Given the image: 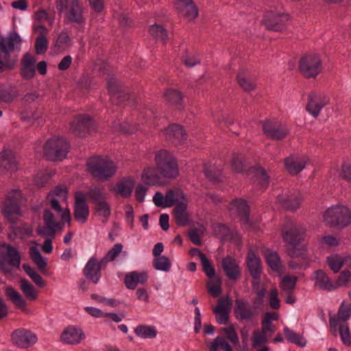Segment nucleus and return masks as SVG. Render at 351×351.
I'll use <instances>...</instances> for the list:
<instances>
[{
	"mask_svg": "<svg viewBox=\"0 0 351 351\" xmlns=\"http://www.w3.org/2000/svg\"><path fill=\"white\" fill-rule=\"evenodd\" d=\"M86 167L92 177L101 182L111 178L117 171L115 163L107 156L90 157L86 162Z\"/></svg>",
	"mask_w": 351,
	"mask_h": 351,
	"instance_id": "obj_1",
	"label": "nucleus"
},
{
	"mask_svg": "<svg viewBox=\"0 0 351 351\" xmlns=\"http://www.w3.org/2000/svg\"><path fill=\"white\" fill-rule=\"evenodd\" d=\"M154 160L159 174L165 178L175 179L179 174V167L175 156L167 149L155 153Z\"/></svg>",
	"mask_w": 351,
	"mask_h": 351,
	"instance_id": "obj_2",
	"label": "nucleus"
},
{
	"mask_svg": "<svg viewBox=\"0 0 351 351\" xmlns=\"http://www.w3.org/2000/svg\"><path fill=\"white\" fill-rule=\"evenodd\" d=\"M70 149V143L64 137H53L43 145V153L48 160L61 161L64 159Z\"/></svg>",
	"mask_w": 351,
	"mask_h": 351,
	"instance_id": "obj_3",
	"label": "nucleus"
},
{
	"mask_svg": "<svg viewBox=\"0 0 351 351\" xmlns=\"http://www.w3.org/2000/svg\"><path fill=\"white\" fill-rule=\"evenodd\" d=\"M326 225L337 228H344L351 223V212L344 206H332L324 215Z\"/></svg>",
	"mask_w": 351,
	"mask_h": 351,
	"instance_id": "obj_4",
	"label": "nucleus"
},
{
	"mask_svg": "<svg viewBox=\"0 0 351 351\" xmlns=\"http://www.w3.org/2000/svg\"><path fill=\"white\" fill-rule=\"evenodd\" d=\"M305 229L299 224H291L283 230V239L290 245L288 254L291 257H298L302 254L298 246L304 240Z\"/></svg>",
	"mask_w": 351,
	"mask_h": 351,
	"instance_id": "obj_5",
	"label": "nucleus"
},
{
	"mask_svg": "<svg viewBox=\"0 0 351 351\" xmlns=\"http://www.w3.org/2000/svg\"><path fill=\"white\" fill-rule=\"evenodd\" d=\"M22 192L19 189H13L8 193L2 208L4 217L12 223H16L17 217L21 215Z\"/></svg>",
	"mask_w": 351,
	"mask_h": 351,
	"instance_id": "obj_6",
	"label": "nucleus"
},
{
	"mask_svg": "<svg viewBox=\"0 0 351 351\" xmlns=\"http://www.w3.org/2000/svg\"><path fill=\"white\" fill-rule=\"evenodd\" d=\"M299 71L306 78H315L322 69V62L317 54H308L301 58Z\"/></svg>",
	"mask_w": 351,
	"mask_h": 351,
	"instance_id": "obj_7",
	"label": "nucleus"
},
{
	"mask_svg": "<svg viewBox=\"0 0 351 351\" xmlns=\"http://www.w3.org/2000/svg\"><path fill=\"white\" fill-rule=\"evenodd\" d=\"M94 130V121L88 114H78L70 123L71 132L79 137H84Z\"/></svg>",
	"mask_w": 351,
	"mask_h": 351,
	"instance_id": "obj_8",
	"label": "nucleus"
},
{
	"mask_svg": "<svg viewBox=\"0 0 351 351\" xmlns=\"http://www.w3.org/2000/svg\"><path fill=\"white\" fill-rule=\"evenodd\" d=\"M108 90L113 97L118 94L117 105L130 106V107H136V99L133 95L130 93H124L122 92V86L116 80L108 75L107 77Z\"/></svg>",
	"mask_w": 351,
	"mask_h": 351,
	"instance_id": "obj_9",
	"label": "nucleus"
},
{
	"mask_svg": "<svg viewBox=\"0 0 351 351\" xmlns=\"http://www.w3.org/2000/svg\"><path fill=\"white\" fill-rule=\"evenodd\" d=\"M289 19L288 14L269 11L265 12L263 23L269 31L282 32L286 29V22Z\"/></svg>",
	"mask_w": 351,
	"mask_h": 351,
	"instance_id": "obj_10",
	"label": "nucleus"
},
{
	"mask_svg": "<svg viewBox=\"0 0 351 351\" xmlns=\"http://www.w3.org/2000/svg\"><path fill=\"white\" fill-rule=\"evenodd\" d=\"M13 344L26 348L36 343L38 338L31 330L20 328L14 330L11 335Z\"/></svg>",
	"mask_w": 351,
	"mask_h": 351,
	"instance_id": "obj_11",
	"label": "nucleus"
},
{
	"mask_svg": "<svg viewBox=\"0 0 351 351\" xmlns=\"http://www.w3.org/2000/svg\"><path fill=\"white\" fill-rule=\"evenodd\" d=\"M263 131L271 140L280 141L289 134V130L278 122L264 121L263 122Z\"/></svg>",
	"mask_w": 351,
	"mask_h": 351,
	"instance_id": "obj_12",
	"label": "nucleus"
},
{
	"mask_svg": "<svg viewBox=\"0 0 351 351\" xmlns=\"http://www.w3.org/2000/svg\"><path fill=\"white\" fill-rule=\"evenodd\" d=\"M89 213V208L86 203V196L84 193L80 191H76L75 193L73 211L75 219L84 223L87 221Z\"/></svg>",
	"mask_w": 351,
	"mask_h": 351,
	"instance_id": "obj_13",
	"label": "nucleus"
},
{
	"mask_svg": "<svg viewBox=\"0 0 351 351\" xmlns=\"http://www.w3.org/2000/svg\"><path fill=\"white\" fill-rule=\"evenodd\" d=\"M245 263L253 280H261L263 273L261 260L252 249L247 251Z\"/></svg>",
	"mask_w": 351,
	"mask_h": 351,
	"instance_id": "obj_14",
	"label": "nucleus"
},
{
	"mask_svg": "<svg viewBox=\"0 0 351 351\" xmlns=\"http://www.w3.org/2000/svg\"><path fill=\"white\" fill-rule=\"evenodd\" d=\"M66 17L69 22L76 24H84L86 19L83 16L84 6L80 0H69Z\"/></svg>",
	"mask_w": 351,
	"mask_h": 351,
	"instance_id": "obj_15",
	"label": "nucleus"
},
{
	"mask_svg": "<svg viewBox=\"0 0 351 351\" xmlns=\"http://www.w3.org/2000/svg\"><path fill=\"white\" fill-rule=\"evenodd\" d=\"M329 102V99L323 95L311 93L308 96L306 110L314 117H317L321 110Z\"/></svg>",
	"mask_w": 351,
	"mask_h": 351,
	"instance_id": "obj_16",
	"label": "nucleus"
},
{
	"mask_svg": "<svg viewBox=\"0 0 351 351\" xmlns=\"http://www.w3.org/2000/svg\"><path fill=\"white\" fill-rule=\"evenodd\" d=\"M36 59L29 53H25L21 59L20 75L25 80H30L36 75Z\"/></svg>",
	"mask_w": 351,
	"mask_h": 351,
	"instance_id": "obj_17",
	"label": "nucleus"
},
{
	"mask_svg": "<svg viewBox=\"0 0 351 351\" xmlns=\"http://www.w3.org/2000/svg\"><path fill=\"white\" fill-rule=\"evenodd\" d=\"M82 271L85 278L94 285L98 284L100 281L101 271L97 265V258L95 256L88 261Z\"/></svg>",
	"mask_w": 351,
	"mask_h": 351,
	"instance_id": "obj_18",
	"label": "nucleus"
},
{
	"mask_svg": "<svg viewBox=\"0 0 351 351\" xmlns=\"http://www.w3.org/2000/svg\"><path fill=\"white\" fill-rule=\"evenodd\" d=\"M85 338V334L83 330L73 326H69L66 328L61 334V341L66 344H78Z\"/></svg>",
	"mask_w": 351,
	"mask_h": 351,
	"instance_id": "obj_19",
	"label": "nucleus"
},
{
	"mask_svg": "<svg viewBox=\"0 0 351 351\" xmlns=\"http://www.w3.org/2000/svg\"><path fill=\"white\" fill-rule=\"evenodd\" d=\"M277 201L285 209L294 211L300 206L302 195L298 191L291 195H278Z\"/></svg>",
	"mask_w": 351,
	"mask_h": 351,
	"instance_id": "obj_20",
	"label": "nucleus"
},
{
	"mask_svg": "<svg viewBox=\"0 0 351 351\" xmlns=\"http://www.w3.org/2000/svg\"><path fill=\"white\" fill-rule=\"evenodd\" d=\"M234 313L238 320L250 321L254 316L252 307L250 306L248 302L243 300H235Z\"/></svg>",
	"mask_w": 351,
	"mask_h": 351,
	"instance_id": "obj_21",
	"label": "nucleus"
},
{
	"mask_svg": "<svg viewBox=\"0 0 351 351\" xmlns=\"http://www.w3.org/2000/svg\"><path fill=\"white\" fill-rule=\"evenodd\" d=\"M176 6L178 12L190 21L194 20L198 15L197 7L192 0H177Z\"/></svg>",
	"mask_w": 351,
	"mask_h": 351,
	"instance_id": "obj_22",
	"label": "nucleus"
},
{
	"mask_svg": "<svg viewBox=\"0 0 351 351\" xmlns=\"http://www.w3.org/2000/svg\"><path fill=\"white\" fill-rule=\"evenodd\" d=\"M231 204L235 207L239 220L242 225L250 227V209L246 201L243 199H234L232 201Z\"/></svg>",
	"mask_w": 351,
	"mask_h": 351,
	"instance_id": "obj_23",
	"label": "nucleus"
},
{
	"mask_svg": "<svg viewBox=\"0 0 351 351\" xmlns=\"http://www.w3.org/2000/svg\"><path fill=\"white\" fill-rule=\"evenodd\" d=\"M221 267L230 280H236L241 275V270L234 258L226 256L223 258Z\"/></svg>",
	"mask_w": 351,
	"mask_h": 351,
	"instance_id": "obj_24",
	"label": "nucleus"
},
{
	"mask_svg": "<svg viewBox=\"0 0 351 351\" xmlns=\"http://www.w3.org/2000/svg\"><path fill=\"white\" fill-rule=\"evenodd\" d=\"M167 138L172 143H181L186 139L187 134L183 127L178 124H172L165 130Z\"/></svg>",
	"mask_w": 351,
	"mask_h": 351,
	"instance_id": "obj_25",
	"label": "nucleus"
},
{
	"mask_svg": "<svg viewBox=\"0 0 351 351\" xmlns=\"http://www.w3.org/2000/svg\"><path fill=\"white\" fill-rule=\"evenodd\" d=\"M0 167L10 172L17 171L18 164L12 150L4 149L0 152Z\"/></svg>",
	"mask_w": 351,
	"mask_h": 351,
	"instance_id": "obj_26",
	"label": "nucleus"
},
{
	"mask_svg": "<svg viewBox=\"0 0 351 351\" xmlns=\"http://www.w3.org/2000/svg\"><path fill=\"white\" fill-rule=\"evenodd\" d=\"M315 286L322 290L331 291L337 289V286L330 280L327 274L322 269L314 271Z\"/></svg>",
	"mask_w": 351,
	"mask_h": 351,
	"instance_id": "obj_27",
	"label": "nucleus"
},
{
	"mask_svg": "<svg viewBox=\"0 0 351 351\" xmlns=\"http://www.w3.org/2000/svg\"><path fill=\"white\" fill-rule=\"evenodd\" d=\"M21 38L16 32H12L8 37L0 39V51L10 56V52L14 49V43H21Z\"/></svg>",
	"mask_w": 351,
	"mask_h": 351,
	"instance_id": "obj_28",
	"label": "nucleus"
},
{
	"mask_svg": "<svg viewBox=\"0 0 351 351\" xmlns=\"http://www.w3.org/2000/svg\"><path fill=\"white\" fill-rule=\"evenodd\" d=\"M165 100L170 106L175 107L178 110H181L183 106V94L177 89L169 88L164 93Z\"/></svg>",
	"mask_w": 351,
	"mask_h": 351,
	"instance_id": "obj_29",
	"label": "nucleus"
},
{
	"mask_svg": "<svg viewBox=\"0 0 351 351\" xmlns=\"http://www.w3.org/2000/svg\"><path fill=\"white\" fill-rule=\"evenodd\" d=\"M135 180L130 178H123L117 184L116 190L123 198H128L132 195Z\"/></svg>",
	"mask_w": 351,
	"mask_h": 351,
	"instance_id": "obj_30",
	"label": "nucleus"
},
{
	"mask_svg": "<svg viewBox=\"0 0 351 351\" xmlns=\"http://www.w3.org/2000/svg\"><path fill=\"white\" fill-rule=\"evenodd\" d=\"M283 332L288 342L300 348H304L306 346L307 340L303 335L296 332L287 326L284 327Z\"/></svg>",
	"mask_w": 351,
	"mask_h": 351,
	"instance_id": "obj_31",
	"label": "nucleus"
},
{
	"mask_svg": "<svg viewBox=\"0 0 351 351\" xmlns=\"http://www.w3.org/2000/svg\"><path fill=\"white\" fill-rule=\"evenodd\" d=\"M229 299L221 298L218 300V304L215 307L216 320L219 324H226L229 320V314L226 310V306L229 304Z\"/></svg>",
	"mask_w": 351,
	"mask_h": 351,
	"instance_id": "obj_32",
	"label": "nucleus"
},
{
	"mask_svg": "<svg viewBox=\"0 0 351 351\" xmlns=\"http://www.w3.org/2000/svg\"><path fill=\"white\" fill-rule=\"evenodd\" d=\"M5 295L17 308H25L27 302L20 293L12 286H7L4 289Z\"/></svg>",
	"mask_w": 351,
	"mask_h": 351,
	"instance_id": "obj_33",
	"label": "nucleus"
},
{
	"mask_svg": "<svg viewBox=\"0 0 351 351\" xmlns=\"http://www.w3.org/2000/svg\"><path fill=\"white\" fill-rule=\"evenodd\" d=\"M187 205L185 202H178L173 210L176 223L179 226H184L189 222V215L186 212Z\"/></svg>",
	"mask_w": 351,
	"mask_h": 351,
	"instance_id": "obj_34",
	"label": "nucleus"
},
{
	"mask_svg": "<svg viewBox=\"0 0 351 351\" xmlns=\"http://www.w3.org/2000/svg\"><path fill=\"white\" fill-rule=\"evenodd\" d=\"M285 164L289 173L297 175L304 169L306 163L303 158L290 156L285 159Z\"/></svg>",
	"mask_w": 351,
	"mask_h": 351,
	"instance_id": "obj_35",
	"label": "nucleus"
},
{
	"mask_svg": "<svg viewBox=\"0 0 351 351\" xmlns=\"http://www.w3.org/2000/svg\"><path fill=\"white\" fill-rule=\"evenodd\" d=\"M158 172L154 167H147L142 173L143 181L148 185L155 186L161 184V179Z\"/></svg>",
	"mask_w": 351,
	"mask_h": 351,
	"instance_id": "obj_36",
	"label": "nucleus"
},
{
	"mask_svg": "<svg viewBox=\"0 0 351 351\" xmlns=\"http://www.w3.org/2000/svg\"><path fill=\"white\" fill-rule=\"evenodd\" d=\"M186 199V195L180 189L173 188L169 189L165 194V206L171 207L174 204H177L179 199Z\"/></svg>",
	"mask_w": 351,
	"mask_h": 351,
	"instance_id": "obj_37",
	"label": "nucleus"
},
{
	"mask_svg": "<svg viewBox=\"0 0 351 351\" xmlns=\"http://www.w3.org/2000/svg\"><path fill=\"white\" fill-rule=\"evenodd\" d=\"M249 172L254 173V178L256 181H258L261 189H265L269 186L270 178L265 169L260 166L250 167Z\"/></svg>",
	"mask_w": 351,
	"mask_h": 351,
	"instance_id": "obj_38",
	"label": "nucleus"
},
{
	"mask_svg": "<svg viewBox=\"0 0 351 351\" xmlns=\"http://www.w3.org/2000/svg\"><path fill=\"white\" fill-rule=\"evenodd\" d=\"M7 248V252L4 257V260L8 261V263L14 267H19L21 264V254L19 250L14 246L10 244H5Z\"/></svg>",
	"mask_w": 351,
	"mask_h": 351,
	"instance_id": "obj_39",
	"label": "nucleus"
},
{
	"mask_svg": "<svg viewBox=\"0 0 351 351\" xmlns=\"http://www.w3.org/2000/svg\"><path fill=\"white\" fill-rule=\"evenodd\" d=\"M134 333L142 339H154L157 336L158 330L154 326L141 324L134 328Z\"/></svg>",
	"mask_w": 351,
	"mask_h": 351,
	"instance_id": "obj_40",
	"label": "nucleus"
},
{
	"mask_svg": "<svg viewBox=\"0 0 351 351\" xmlns=\"http://www.w3.org/2000/svg\"><path fill=\"white\" fill-rule=\"evenodd\" d=\"M231 162L232 168L237 173H247L250 168L246 162L245 156L241 154H234Z\"/></svg>",
	"mask_w": 351,
	"mask_h": 351,
	"instance_id": "obj_41",
	"label": "nucleus"
},
{
	"mask_svg": "<svg viewBox=\"0 0 351 351\" xmlns=\"http://www.w3.org/2000/svg\"><path fill=\"white\" fill-rule=\"evenodd\" d=\"M21 289L27 300H35L38 297V291L34 286L25 278L19 280Z\"/></svg>",
	"mask_w": 351,
	"mask_h": 351,
	"instance_id": "obj_42",
	"label": "nucleus"
},
{
	"mask_svg": "<svg viewBox=\"0 0 351 351\" xmlns=\"http://www.w3.org/2000/svg\"><path fill=\"white\" fill-rule=\"evenodd\" d=\"M71 41L69 35L65 32H62L55 40L54 48L58 52L64 51L71 45Z\"/></svg>",
	"mask_w": 351,
	"mask_h": 351,
	"instance_id": "obj_43",
	"label": "nucleus"
},
{
	"mask_svg": "<svg viewBox=\"0 0 351 351\" xmlns=\"http://www.w3.org/2000/svg\"><path fill=\"white\" fill-rule=\"evenodd\" d=\"M149 34L155 38L156 41H161L166 43L168 40L167 31L162 25L154 24L149 27Z\"/></svg>",
	"mask_w": 351,
	"mask_h": 351,
	"instance_id": "obj_44",
	"label": "nucleus"
},
{
	"mask_svg": "<svg viewBox=\"0 0 351 351\" xmlns=\"http://www.w3.org/2000/svg\"><path fill=\"white\" fill-rule=\"evenodd\" d=\"M43 219L47 228L51 230V237H54L56 227L59 226L60 223L56 221L53 213L48 208L44 210Z\"/></svg>",
	"mask_w": 351,
	"mask_h": 351,
	"instance_id": "obj_45",
	"label": "nucleus"
},
{
	"mask_svg": "<svg viewBox=\"0 0 351 351\" xmlns=\"http://www.w3.org/2000/svg\"><path fill=\"white\" fill-rule=\"evenodd\" d=\"M155 269L167 272L170 270L171 263L169 258L165 255L154 257L152 261Z\"/></svg>",
	"mask_w": 351,
	"mask_h": 351,
	"instance_id": "obj_46",
	"label": "nucleus"
},
{
	"mask_svg": "<svg viewBox=\"0 0 351 351\" xmlns=\"http://www.w3.org/2000/svg\"><path fill=\"white\" fill-rule=\"evenodd\" d=\"M265 260L267 265L275 271H279L281 269V260L276 252L269 251L265 254Z\"/></svg>",
	"mask_w": 351,
	"mask_h": 351,
	"instance_id": "obj_47",
	"label": "nucleus"
},
{
	"mask_svg": "<svg viewBox=\"0 0 351 351\" xmlns=\"http://www.w3.org/2000/svg\"><path fill=\"white\" fill-rule=\"evenodd\" d=\"M87 196L92 203L97 204L103 199H106V194L104 188L99 186H90L85 196Z\"/></svg>",
	"mask_w": 351,
	"mask_h": 351,
	"instance_id": "obj_48",
	"label": "nucleus"
},
{
	"mask_svg": "<svg viewBox=\"0 0 351 351\" xmlns=\"http://www.w3.org/2000/svg\"><path fill=\"white\" fill-rule=\"evenodd\" d=\"M29 254L32 260L37 265L38 269L43 271L47 265L46 259L43 257L39 250L36 247H31L29 250Z\"/></svg>",
	"mask_w": 351,
	"mask_h": 351,
	"instance_id": "obj_49",
	"label": "nucleus"
},
{
	"mask_svg": "<svg viewBox=\"0 0 351 351\" xmlns=\"http://www.w3.org/2000/svg\"><path fill=\"white\" fill-rule=\"evenodd\" d=\"M237 79L239 86L246 92H250L256 87L255 82L249 78L245 77L243 71L238 73Z\"/></svg>",
	"mask_w": 351,
	"mask_h": 351,
	"instance_id": "obj_50",
	"label": "nucleus"
},
{
	"mask_svg": "<svg viewBox=\"0 0 351 351\" xmlns=\"http://www.w3.org/2000/svg\"><path fill=\"white\" fill-rule=\"evenodd\" d=\"M95 210L98 216L103 217L106 220L108 219L111 214L110 206L106 199L97 203Z\"/></svg>",
	"mask_w": 351,
	"mask_h": 351,
	"instance_id": "obj_51",
	"label": "nucleus"
},
{
	"mask_svg": "<svg viewBox=\"0 0 351 351\" xmlns=\"http://www.w3.org/2000/svg\"><path fill=\"white\" fill-rule=\"evenodd\" d=\"M297 281L296 276H285L282 280L280 288L286 293L292 292L295 288Z\"/></svg>",
	"mask_w": 351,
	"mask_h": 351,
	"instance_id": "obj_52",
	"label": "nucleus"
},
{
	"mask_svg": "<svg viewBox=\"0 0 351 351\" xmlns=\"http://www.w3.org/2000/svg\"><path fill=\"white\" fill-rule=\"evenodd\" d=\"M219 348H221L225 351H233L232 346L222 337H217L213 342L209 346L211 351H216Z\"/></svg>",
	"mask_w": 351,
	"mask_h": 351,
	"instance_id": "obj_53",
	"label": "nucleus"
},
{
	"mask_svg": "<svg viewBox=\"0 0 351 351\" xmlns=\"http://www.w3.org/2000/svg\"><path fill=\"white\" fill-rule=\"evenodd\" d=\"M327 263L334 273H338L343 265L342 258L337 254L327 257Z\"/></svg>",
	"mask_w": 351,
	"mask_h": 351,
	"instance_id": "obj_54",
	"label": "nucleus"
},
{
	"mask_svg": "<svg viewBox=\"0 0 351 351\" xmlns=\"http://www.w3.org/2000/svg\"><path fill=\"white\" fill-rule=\"evenodd\" d=\"M48 49V40L46 36L41 34L35 40V50L38 55L43 54Z\"/></svg>",
	"mask_w": 351,
	"mask_h": 351,
	"instance_id": "obj_55",
	"label": "nucleus"
},
{
	"mask_svg": "<svg viewBox=\"0 0 351 351\" xmlns=\"http://www.w3.org/2000/svg\"><path fill=\"white\" fill-rule=\"evenodd\" d=\"M337 317L343 322L348 320L351 317V304L343 301L339 306Z\"/></svg>",
	"mask_w": 351,
	"mask_h": 351,
	"instance_id": "obj_56",
	"label": "nucleus"
},
{
	"mask_svg": "<svg viewBox=\"0 0 351 351\" xmlns=\"http://www.w3.org/2000/svg\"><path fill=\"white\" fill-rule=\"evenodd\" d=\"M214 234L220 236L222 239H227L230 236V228L223 223H215L213 226Z\"/></svg>",
	"mask_w": 351,
	"mask_h": 351,
	"instance_id": "obj_57",
	"label": "nucleus"
},
{
	"mask_svg": "<svg viewBox=\"0 0 351 351\" xmlns=\"http://www.w3.org/2000/svg\"><path fill=\"white\" fill-rule=\"evenodd\" d=\"M138 272L132 271L125 275L124 282L128 289L134 290L138 285Z\"/></svg>",
	"mask_w": 351,
	"mask_h": 351,
	"instance_id": "obj_58",
	"label": "nucleus"
},
{
	"mask_svg": "<svg viewBox=\"0 0 351 351\" xmlns=\"http://www.w3.org/2000/svg\"><path fill=\"white\" fill-rule=\"evenodd\" d=\"M339 334L341 340L344 345L346 346H351V337L350 333V330L348 325L346 324L345 325L339 326Z\"/></svg>",
	"mask_w": 351,
	"mask_h": 351,
	"instance_id": "obj_59",
	"label": "nucleus"
},
{
	"mask_svg": "<svg viewBox=\"0 0 351 351\" xmlns=\"http://www.w3.org/2000/svg\"><path fill=\"white\" fill-rule=\"evenodd\" d=\"M18 96L17 91H12L10 90L2 89L0 90V101L7 104L12 102L14 99Z\"/></svg>",
	"mask_w": 351,
	"mask_h": 351,
	"instance_id": "obj_60",
	"label": "nucleus"
},
{
	"mask_svg": "<svg viewBox=\"0 0 351 351\" xmlns=\"http://www.w3.org/2000/svg\"><path fill=\"white\" fill-rule=\"evenodd\" d=\"M201 263L202 265V269L209 278H214L215 277H217L215 276V269L213 265L210 263L208 258L206 256L201 261Z\"/></svg>",
	"mask_w": 351,
	"mask_h": 351,
	"instance_id": "obj_61",
	"label": "nucleus"
},
{
	"mask_svg": "<svg viewBox=\"0 0 351 351\" xmlns=\"http://www.w3.org/2000/svg\"><path fill=\"white\" fill-rule=\"evenodd\" d=\"M351 282V272L348 269L343 270L337 279V289L340 287H346L347 283Z\"/></svg>",
	"mask_w": 351,
	"mask_h": 351,
	"instance_id": "obj_62",
	"label": "nucleus"
},
{
	"mask_svg": "<svg viewBox=\"0 0 351 351\" xmlns=\"http://www.w3.org/2000/svg\"><path fill=\"white\" fill-rule=\"evenodd\" d=\"M204 173L210 181L213 182L220 181V172L216 169H210L206 164L204 165Z\"/></svg>",
	"mask_w": 351,
	"mask_h": 351,
	"instance_id": "obj_63",
	"label": "nucleus"
},
{
	"mask_svg": "<svg viewBox=\"0 0 351 351\" xmlns=\"http://www.w3.org/2000/svg\"><path fill=\"white\" fill-rule=\"evenodd\" d=\"M252 340L253 346L256 348L258 346L265 343L267 341V338L265 337L263 332L254 331L252 334Z\"/></svg>",
	"mask_w": 351,
	"mask_h": 351,
	"instance_id": "obj_64",
	"label": "nucleus"
}]
</instances>
